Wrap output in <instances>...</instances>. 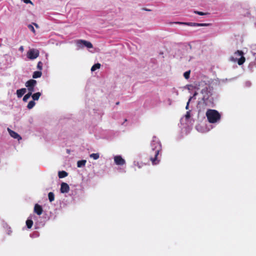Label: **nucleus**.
<instances>
[{
	"mask_svg": "<svg viewBox=\"0 0 256 256\" xmlns=\"http://www.w3.org/2000/svg\"><path fill=\"white\" fill-rule=\"evenodd\" d=\"M70 190L68 184L66 182H62L60 186V192L62 193H67Z\"/></svg>",
	"mask_w": 256,
	"mask_h": 256,
	"instance_id": "nucleus-9",
	"label": "nucleus"
},
{
	"mask_svg": "<svg viewBox=\"0 0 256 256\" xmlns=\"http://www.w3.org/2000/svg\"><path fill=\"white\" fill-rule=\"evenodd\" d=\"M26 224L28 228H30L33 224V222L31 220H28L26 221Z\"/></svg>",
	"mask_w": 256,
	"mask_h": 256,
	"instance_id": "nucleus-21",
	"label": "nucleus"
},
{
	"mask_svg": "<svg viewBox=\"0 0 256 256\" xmlns=\"http://www.w3.org/2000/svg\"><path fill=\"white\" fill-rule=\"evenodd\" d=\"M68 173L65 171H60L58 174L59 178H62L68 176Z\"/></svg>",
	"mask_w": 256,
	"mask_h": 256,
	"instance_id": "nucleus-14",
	"label": "nucleus"
},
{
	"mask_svg": "<svg viewBox=\"0 0 256 256\" xmlns=\"http://www.w3.org/2000/svg\"><path fill=\"white\" fill-rule=\"evenodd\" d=\"M34 212L38 215H40L42 212V208L41 206L36 204L34 208Z\"/></svg>",
	"mask_w": 256,
	"mask_h": 256,
	"instance_id": "nucleus-10",
	"label": "nucleus"
},
{
	"mask_svg": "<svg viewBox=\"0 0 256 256\" xmlns=\"http://www.w3.org/2000/svg\"><path fill=\"white\" fill-rule=\"evenodd\" d=\"M8 131L10 136L14 138H17L18 140L22 139L20 136L16 132L10 130V128H8Z\"/></svg>",
	"mask_w": 256,
	"mask_h": 256,
	"instance_id": "nucleus-11",
	"label": "nucleus"
},
{
	"mask_svg": "<svg viewBox=\"0 0 256 256\" xmlns=\"http://www.w3.org/2000/svg\"><path fill=\"white\" fill-rule=\"evenodd\" d=\"M36 84V81L34 80H30L26 82V86L28 88V92L32 94V92L34 91V86Z\"/></svg>",
	"mask_w": 256,
	"mask_h": 256,
	"instance_id": "nucleus-4",
	"label": "nucleus"
},
{
	"mask_svg": "<svg viewBox=\"0 0 256 256\" xmlns=\"http://www.w3.org/2000/svg\"><path fill=\"white\" fill-rule=\"evenodd\" d=\"M36 104L34 100H31L30 101L27 106V108L29 110L32 109Z\"/></svg>",
	"mask_w": 256,
	"mask_h": 256,
	"instance_id": "nucleus-19",
	"label": "nucleus"
},
{
	"mask_svg": "<svg viewBox=\"0 0 256 256\" xmlns=\"http://www.w3.org/2000/svg\"><path fill=\"white\" fill-rule=\"evenodd\" d=\"M48 200L50 202H52L54 200V194L52 192H50L48 194Z\"/></svg>",
	"mask_w": 256,
	"mask_h": 256,
	"instance_id": "nucleus-18",
	"label": "nucleus"
},
{
	"mask_svg": "<svg viewBox=\"0 0 256 256\" xmlns=\"http://www.w3.org/2000/svg\"><path fill=\"white\" fill-rule=\"evenodd\" d=\"M254 56L255 58V60H254L250 62V65L252 66H254L256 67V56H255V54Z\"/></svg>",
	"mask_w": 256,
	"mask_h": 256,
	"instance_id": "nucleus-27",
	"label": "nucleus"
},
{
	"mask_svg": "<svg viewBox=\"0 0 256 256\" xmlns=\"http://www.w3.org/2000/svg\"><path fill=\"white\" fill-rule=\"evenodd\" d=\"M194 13L198 15H200V16H204V15H206L207 14L206 13H204V12H199V11H194Z\"/></svg>",
	"mask_w": 256,
	"mask_h": 256,
	"instance_id": "nucleus-25",
	"label": "nucleus"
},
{
	"mask_svg": "<svg viewBox=\"0 0 256 256\" xmlns=\"http://www.w3.org/2000/svg\"><path fill=\"white\" fill-rule=\"evenodd\" d=\"M192 98V97H190V98H189V100H188V102H187V104H186V110H188V109L189 104H190V101L191 100Z\"/></svg>",
	"mask_w": 256,
	"mask_h": 256,
	"instance_id": "nucleus-28",
	"label": "nucleus"
},
{
	"mask_svg": "<svg viewBox=\"0 0 256 256\" xmlns=\"http://www.w3.org/2000/svg\"><path fill=\"white\" fill-rule=\"evenodd\" d=\"M76 44L80 46L81 44L84 45L85 46L87 47L88 48H92V43L90 42L85 40H79L76 41Z\"/></svg>",
	"mask_w": 256,
	"mask_h": 256,
	"instance_id": "nucleus-8",
	"label": "nucleus"
},
{
	"mask_svg": "<svg viewBox=\"0 0 256 256\" xmlns=\"http://www.w3.org/2000/svg\"><path fill=\"white\" fill-rule=\"evenodd\" d=\"M126 121H127V120H126H126H124V122H126Z\"/></svg>",
	"mask_w": 256,
	"mask_h": 256,
	"instance_id": "nucleus-34",
	"label": "nucleus"
},
{
	"mask_svg": "<svg viewBox=\"0 0 256 256\" xmlns=\"http://www.w3.org/2000/svg\"><path fill=\"white\" fill-rule=\"evenodd\" d=\"M33 24L35 26L36 28H38V26L36 23H33Z\"/></svg>",
	"mask_w": 256,
	"mask_h": 256,
	"instance_id": "nucleus-31",
	"label": "nucleus"
},
{
	"mask_svg": "<svg viewBox=\"0 0 256 256\" xmlns=\"http://www.w3.org/2000/svg\"><path fill=\"white\" fill-rule=\"evenodd\" d=\"M42 75V72L40 71H36L33 73L32 78H40Z\"/></svg>",
	"mask_w": 256,
	"mask_h": 256,
	"instance_id": "nucleus-15",
	"label": "nucleus"
},
{
	"mask_svg": "<svg viewBox=\"0 0 256 256\" xmlns=\"http://www.w3.org/2000/svg\"><path fill=\"white\" fill-rule=\"evenodd\" d=\"M100 64H99V63H97V64H94V66H92V67L91 68V71L92 72H94L97 69H99L100 67Z\"/></svg>",
	"mask_w": 256,
	"mask_h": 256,
	"instance_id": "nucleus-17",
	"label": "nucleus"
},
{
	"mask_svg": "<svg viewBox=\"0 0 256 256\" xmlns=\"http://www.w3.org/2000/svg\"><path fill=\"white\" fill-rule=\"evenodd\" d=\"M206 114L208 122L212 124L218 122L221 118L220 114L215 110H208Z\"/></svg>",
	"mask_w": 256,
	"mask_h": 256,
	"instance_id": "nucleus-2",
	"label": "nucleus"
},
{
	"mask_svg": "<svg viewBox=\"0 0 256 256\" xmlns=\"http://www.w3.org/2000/svg\"><path fill=\"white\" fill-rule=\"evenodd\" d=\"M26 92V88H22L16 90V94L18 98H21Z\"/></svg>",
	"mask_w": 256,
	"mask_h": 256,
	"instance_id": "nucleus-12",
	"label": "nucleus"
},
{
	"mask_svg": "<svg viewBox=\"0 0 256 256\" xmlns=\"http://www.w3.org/2000/svg\"><path fill=\"white\" fill-rule=\"evenodd\" d=\"M90 158H92L94 160H98L100 157L98 153H93L90 155Z\"/></svg>",
	"mask_w": 256,
	"mask_h": 256,
	"instance_id": "nucleus-20",
	"label": "nucleus"
},
{
	"mask_svg": "<svg viewBox=\"0 0 256 256\" xmlns=\"http://www.w3.org/2000/svg\"><path fill=\"white\" fill-rule=\"evenodd\" d=\"M114 162L116 165L118 166H122L126 164L125 160L120 156H115Z\"/></svg>",
	"mask_w": 256,
	"mask_h": 256,
	"instance_id": "nucleus-7",
	"label": "nucleus"
},
{
	"mask_svg": "<svg viewBox=\"0 0 256 256\" xmlns=\"http://www.w3.org/2000/svg\"><path fill=\"white\" fill-rule=\"evenodd\" d=\"M40 96H41V93L40 92H38L34 93L33 94H32L31 96H32V98L34 100H38L39 99Z\"/></svg>",
	"mask_w": 256,
	"mask_h": 256,
	"instance_id": "nucleus-13",
	"label": "nucleus"
},
{
	"mask_svg": "<svg viewBox=\"0 0 256 256\" xmlns=\"http://www.w3.org/2000/svg\"><path fill=\"white\" fill-rule=\"evenodd\" d=\"M86 162V160H78L77 162V166L78 168L84 166Z\"/></svg>",
	"mask_w": 256,
	"mask_h": 256,
	"instance_id": "nucleus-16",
	"label": "nucleus"
},
{
	"mask_svg": "<svg viewBox=\"0 0 256 256\" xmlns=\"http://www.w3.org/2000/svg\"><path fill=\"white\" fill-rule=\"evenodd\" d=\"M152 151L150 152V160L153 164H157L159 160L158 156L162 150V145L158 138L154 136L151 142Z\"/></svg>",
	"mask_w": 256,
	"mask_h": 256,
	"instance_id": "nucleus-1",
	"label": "nucleus"
},
{
	"mask_svg": "<svg viewBox=\"0 0 256 256\" xmlns=\"http://www.w3.org/2000/svg\"><path fill=\"white\" fill-rule=\"evenodd\" d=\"M175 24H184L189 26H204L210 25V24L205 23H195V22H175Z\"/></svg>",
	"mask_w": 256,
	"mask_h": 256,
	"instance_id": "nucleus-6",
	"label": "nucleus"
},
{
	"mask_svg": "<svg viewBox=\"0 0 256 256\" xmlns=\"http://www.w3.org/2000/svg\"><path fill=\"white\" fill-rule=\"evenodd\" d=\"M28 28H29V29H30L32 32L34 34L36 32L35 30H34V26H33L32 25H31V24H29V25L28 26Z\"/></svg>",
	"mask_w": 256,
	"mask_h": 256,
	"instance_id": "nucleus-26",
	"label": "nucleus"
},
{
	"mask_svg": "<svg viewBox=\"0 0 256 256\" xmlns=\"http://www.w3.org/2000/svg\"><path fill=\"white\" fill-rule=\"evenodd\" d=\"M120 104V102H117L116 103V105H118V104Z\"/></svg>",
	"mask_w": 256,
	"mask_h": 256,
	"instance_id": "nucleus-33",
	"label": "nucleus"
},
{
	"mask_svg": "<svg viewBox=\"0 0 256 256\" xmlns=\"http://www.w3.org/2000/svg\"><path fill=\"white\" fill-rule=\"evenodd\" d=\"M24 3L28 4H32V2L30 0H22Z\"/></svg>",
	"mask_w": 256,
	"mask_h": 256,
	"instance_id": "nucleus-29",
	"label": "nucleus"
},
{
	"mask_svg": "<svg viewBox=\"0 0 256 256\" xmlns=\"http://www.w3.org/2000/svg\"><path fill=\"white\" fill-rule=\"evenodd\" d=\"M32 96V94L30 92H28L27 94H26L23 98V101L26 102L28 100L30 97Z\"/></svg>",
	"mask_w": 256,
	"mask_h": 256,
	"instance_id": "nucleus-22",
	"label": "nucleus"
},
{
	"mask_svg": "<svg viewBox=\"0 0 256 256\" xmlns=\"http://www.w3.org/2000/svg\"><path fill=\"white\" fill-rule=\"evenodd\" d=\"M23 49H24V48H23V46H21L20 47V50H23Z\"/></svg>",
	"mask_w": 256,
	"mask_h": 256,
	"instance_id": "nucleus-32",
	"label": "nucleus"
},
{
	"mask_svg": "<svg viewBox=\"0 0 256 256\" xmlns=\"http://www.w3.org/2000/svg\"><path fill=\"white\" fill-rule=\"evenodd\" d=\"M190 112H186V118H190Z\"/></svg>",
	"mask_w": 256,
	"mask_h": 256,
	"instance_id": "nucleus-30",
	"label": "nucleus"
},
{
	"mask_svg": "<svg viewBox=\"0 0 256 256\" xmlns=\"http://www.w3.org/2000/svg\"><path fill=\"white\" fill-rule=\"evenodd\" d=\"M230 60L232 62H238V65H242L244 62L246 58L242 51L238 50L234 53V56L230 58Z\"/></svg>",
	"mask_w": 256,
	"mask_h": 256,
	"instance_id": "nucleus-3",
	"label": "nucleus"
},
{
	"mask_svg": "<svg viewBox=\"0 0 256 256\" xmlns=\"http://www.w3.org/2000/svg\"><path fill=\"white\" fill-rule=\"evenodd\" d=\"M40 54L39 50L37 49L32 48L27 52V56L30 60H34L37 58Z\"/></svg>",
	"mask_w": 256,
	"mask_h": 256,
	"instance_id": "nucleus-5",
	"label": "nucleus"
},
{
	"mask_svg": "<svg viewBox=\"0 0 256 256\" xmlns=\"http://www.w3.org/2000/svg\"><path fill=\"white\" fill-rule=\"evenodd\" d=\"M190 71H186L184 74V76L186 79H188L190 78Z\"/></svg>",
	"mask_w": 256,
	"mask_h": 256,
	"instance_id": "nucleus-23",
	"label": "nucleus"
},
{
	"mask_svg": "<svg viewBox=\"0 0 256 256\" xmlns=\"http://www.w3.org/2000/svg\"><path fill=\"white\" fill-rule=\"evenodd\" d=\"M42 66H43L42 62L40 61L38 62V64H37L38 69L40 70H41L42 68Z\"/></svg>",
	"mask_w": 256,
	"mask_h": 256,
	"instance_id": "nucleus-24",
	"label": "nucleus"
}]
</instances>
